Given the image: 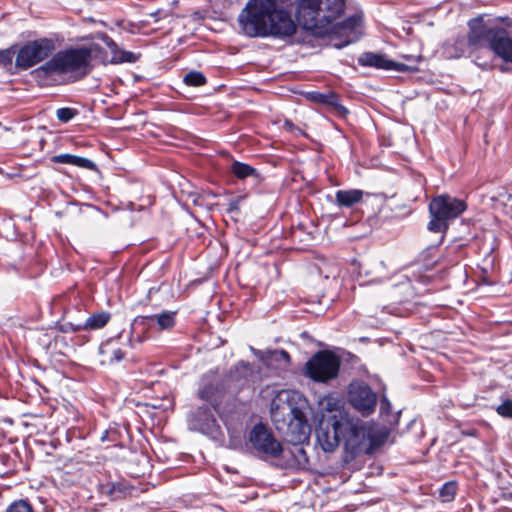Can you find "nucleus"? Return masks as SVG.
I'll use <instances>...</instances> for the list:
<instances>
[{
    "instance_id": "f257e3e1",
    "label": "nucleus",
    "mask_w": 512,
    "mask_h": 512,
    "mask_svg": "<svg viewBox=\"0 0 512 512\" xmlns=\"http://www.w3.org/2000/svg\"><path fill=\"white\" fill-rule=\"evenodd\" d=\"M345 10L344 0H301L296 11V20L305 30L316 34H327L333 46L341 49L359 40L362 18L354 14L341 23L333 25Z\"/></svg>"
},
{
    "instance_id": "f03ea898",
    "label": "nucleus",
    "mask_w": 512,
    "mask_h": 512,
    "mask_svg": "<svg viewBox=\"0 0 512 512\" xmlns=\"http://www.w3.org/2000/svg\"><path fill=\"white\" fill-rule=\"evenodd\" d=\"M288 0H249L238 15L241 32L250 38L291 36L296 26Z\"/></svg>"
},
{
    "instance_id": "7ed1b4c3",
    "label": "nucleus",
    "mask_w": 512,
    "mask_h": 512,
    "mask_svg": "<svg viewBox=\"0 0 512 512\" xmlns=\"http://www.w3.org/2000/svg\"><path fill=\"white\" fill-rule=\"evenodd\" d=\"M197 395L202 403L188 413L189 429L216 439L220 436V425L216 415L227 425L228 397L226 387L222 381H206L203 379Z\"/></svg>"
},
{
    "instance_id": "20e7f679",
    "label": "nucleus",
    "mask_w": 512,
    "mask_h": 512,
    "mask_svg": "<svg viewBox=\"0 0 512 512\" xmlns=\"http://www.w3.org/2000/svg\"><path fill=\"white\" fill-rule=\"evenodd\" d=\"M98 49V44H92L58 51L36 72L46 77L60 75L68 77L71 81L80 80L90 73L93 54Z\"/></svg>"
},
{
    "instance_id": "39448f33",
    "label": "nucleus",
    "mask_w": 512,
    "mask_h": 512,
    "mask_svg": "<svg viewBox=\"0 0 512 512\" xmlns=\"http://www.w3.org/2000/svg\"><path fill=\"white\" fill-rule=\"evenodd\" d=\"M468 25L469 53H473L477 49L489 48L496 56L507 62L512 51V39L506 29L489 27L480 19H472Z\"/></svg>"
},
{
    "instance_id": "423d86ee",
    "label": "nucleus",
    "mask_w": 512,
    "mask_h": 512,
    "mask_svg": "<svg viewBox=\"0 0 512 512\" xmlns=\"http://www.w3.org/2000/svg\"><path fill=\"white\" fill-rule=\"evenodd\" d=\"M340 431L344 451L351 459L371 451L376 433L366 422L341 411Z\"/></svg>"
},
{
    "instance_id": "0eeeda50",
    "label": "nucleus",
    "mask_w": 512,
    "mask_h": 512,
    "mask_svg": "<svg viewBox=\"0 0 512 512\" xmlns=\"http://www.w3.org/2000/svg\"><path fill=\"white\" fill-rule=\"evenodd\" d=\"M285 395V403H278L277 400L272 401L271 417L274 421H279L280 418L285 421L284 417L287 415L289 417L285 435L287 441L293 445L302 444L309 439L311 427L302 409L290 402L288 393H285Z\"/></svg>"
},
{
    "instance_id": "6e6552de",
    "label": "nucleus",
    "mask_w": 512,
    "mask_h": 512,
    "mask_svg": "<svg viewBox=\"0 0 512 512\" xmlns=\"http://www.w3.org/2000/svg\"><path fill=\"white\" fill-rule=\"evenodd\" d=\"M467 209V203L463 199L449 194L438 195L429 203L430 221L428 230L440 233V242L449 228L450 221L458 218Z\"/></svg>"
},
{
    "instance_id": "1a4fd4ad",
    "label": "nucleus",
    "mask_w": 512,
    "mask_h": 512,
    "mask_svg": "<svg viewBox=\"0 0 512 512\" xmlns=\"http://www.w3.org/2000/svg\"><path fill=\"white\" fill-rule=\"evenodd\" d=\"M340 359L330 351H318L305 365L306 375L315 382L326 383L337 377Z\"/></svg>"
},
{
    "instance_id": "9d476101",
    "label": "nucleus",
    "mask_w": 512,
    "mask_h": 512,
    "mask_svg": "<svg viewBox=\"0 0 512 512\" xmlns=\"http://www.w3.org/2000/svg\"><path fill=\"white\" fill-rule=\"evenodd\" d=\"M55 48V42L50 38L28 41L17 51L15 66L20 70H27L47 59Z\"/></svg>"
},
{
    "instance_id": "9b49d317",
    "label": "nucleus",
    "mask_w": 512,
    "mask_h": 512,
    "mask_svg": "<svg viewBox=\"0 0 512 512\" xmlns=\"http://www.w3.org/2000/svg\"><path fill=\"white\" fill-rule=\"evenodd\" d=\"M248 441L253 452L261 458H278L283 452L281 443L262 423L253 426Z\"/></svg>"
},
{
    "instance_id": "f8f14e48",
    "label": "nucleus",
    "mask_w": 512,
    "mask_h": 512,
    "mask_svg": "<svg viewBox=\"0 0 512 512\" xmlns=\"http://www.w3.org/2000/svg\"><path fill=\"white\" fill-rule=\"evenodd\" d=\"M341 411L327 420H321L316 429V439L325 452H334L341 443Z\"/></svg>"
},
{
    "instance_id": "ddd939ff",
    "label": "nucleus",
    "mask_w": 512,
    "mask_h": 512,
    "mask_svg": "<svg viewBox=\"0 0 512 512\" xmlns=\"http://www.w3.org/2000/svg\"><path fill=\"white\" fill-rule=\"evenodd\" d=\"M348 398L350 404L363 416L370 415L377 404V395L364 382L355 381L349 385Z\"/></svg>"
},
{
    "instance_id": "4468645a",
    "label": "nucleus",
    "mask_w": 512,
    "mask_h": 512,
    "mask_svg": "<svg viewBox=\"0 0 512 512\" xmlns=\"http://www.w3.org/2000/svg\"><path fill=\"white\" fill-rule=\"evenodd\" d=\"M358 63L363 67H373L387 71L393 70L397 72H411L417 70L416 67H412L400 62H395L389 59L386 55L373 52H366L360 55L358 58Z\"/></svg>"
},
{
    "instance_id": "2eb2a0df",
    "label": "nucleus",
    "mask_w": 512,
    "mask_h": 512,
    "mask_svg": "<svg viewBox=\"0 0 512 512\" xmlns=\"http://www.w3.org/2000/svg\"><path fill=\"white\" fill-rule=\"evenodd\" d=\"M175 311H162L158 314L137 316L132 322L133 332L138 326L151 328L157 325L159 330H169L175 326L176 323Z\"/></svg>"
},
{
    "instance_id": "dca6fc26",
    "label": "nucleus",
    "mask_w": 512,
    "mask_h": 512,
    "mask_svg": "<svg viewBox=\"0 0 512 512\" xmlns=\"http://www.w3.org/2000/svg\"><path fill=\"white\" fill-rule=\"evenodd\" d=\"M259 372V368L255 365L240 361L231 369L229 377L231 380L239 382L240 386H243L248 383L256 382L259 379Z\"/></svg>"
},
{
    "instance_id": "f3484780",
    "label": "nucleus",
    "mask_w": 512,
    "mask_h": 512,
    "mask_svg": "<svg viewBox=\"0 0 512 512\" xmlns=\"http://www.w3.org/2000/svg\"><path fill=\"white\" fill-rule=\"evenodd\" d=\"M363 191L360 189L338 190L335 193V204L339 208H352L361 202Z\"/></svg>"
},
{
    "instance_id": "a211bd4d",
    "label": "nucleus",
    "mask_w": 512,
    "mask_h": 512,
    "mask_svg": "<svg viewBox=\"0 0 512 512\" xmlns=\"http://www.w3.org/2000/svg\"><path fill=\"white\" fill-rule=\"evenodd\" d=\"M54 163L69 164L89 170L96 169V165L90 159L72 155V154H59L52 157Z\"/></svg>"
},
{
    "instance_id": "6ab92c4d",
    "label": "nucleus",
    "mask_w": 512,
    "mask_h": 512,
    "mask_svg": "<svg viewBox=\"0 0 512 512\" xmlns=\"http://www.w3.org/2000/svg\"><path fill=\"white\" fill-rule=\"evenodd\" d=\"M99 39L110 49L113 53L114 62H134L135 56L132 52L120 51L121 55H118V46L115 41L105 33L99 35Z\"/></svg>"
},
{
    "instance_id": "aec40b11",
    "label": "nucleus",
    "mask_w": 512,
    "mask_h": 512,
    "mask_svg": "<svg viewBox=\"0 0 512 512\" xmlns=\"http://www.w3.org/2000/svg\"><path fill=\"white\" fill-rule=\"evenodd\" d=\"M110 317V313L106 311L94 313L83 322V326L78 328H84L85 331L101 329L109 322Z\"/></svg>"
},
{
    "instance_id": "412c9836",
    "label": "nucleus",
    "mask_w": 512,
    "mask_h": 512,
    "mask_svg": "<svg viewBox=\"0 0 512 512\" xmlns=\"http://www.w3.org/2000/svg\"><path fill=\"white\" fill-rule=\"evenodd\" d=\"M230 172L240 180L248 177L259 178V173L254 167L240 161L232 162Z\"/></svg>"
},
{
    "instance_id": "4be33fe9",
    "label": "nucleus",
    "mask_w": 512,
    "mask_h": 512,
    "mask_svg": "<svg viewBox=\"0 0 512 512\" xmlns=\"http://www.w3.org/2000/svg\"><path fill=\"white\" fill-rule=\"evenodd\" d=\"M391 403L384 395L380 399V415L384 421L389 425L390 429H394L399 422L400 412L391 414Z\"/></svg>"
},
{
    "instance_id": "5701e85b",
    "label": "nucleus",
    "mask_w": 512,
    "mask_h": 512,
    "mask_svg": "<svg viewBox=\"0 0 512 512\" xmlns=\"http://www.w3.org/2000/svg\"><path fill=\"white\" fill-rule=\"evenodd\" d=\"M99 490L102 494H106L112 500L120 499L124 496V487L120 483L108 482L106 484H101L99 486Z\"/></svg>"
},
{
    "instance_id": "b1692460",
    "label": "nucleus",
    "mask_w": 512,
    "mask_h": 512,
    "mask_svg": "<svg viewBox=\"0 0 512 512\" xmlns=\"http://www.w3.org/2000/svg\"><path fill=\"white\" fill-rule=\"evenodd\" d=\"M263 362L266 365H271L272 362H277L279 365H288L290 363V355L285 350L269 351L265 355Z\"/></svg>"
},
{
    "instance_id": "393cba45",
    "label": "nucleus",
    "mask_w": 512,
    "mask_h": 512,
    "mask_svg": "<svg viewBox=\"0 0 512 512\" xmlns=\"http://www.w3.org/2000/svg\"><path fill=\"white\" fill-rule=\"evenodd\" d=\"M100 354L107 356L106 361L109 364H115L122 361L125 357L124 351H122L120 348L113 349L109 351V343L102 345L99 349Z\"/></svg>"
},
{
    "instance_id": "a878e982",
    "label": "nucleus",
    "mask_w": 512,
    "mask_h": 512,
    "mask_svg": "<svg viewBox=\"0 0 512 512\" xmlns=\"http://www.w3.org/2000/svg\"><path fill=\"white\" fill-rule=\"evenodd\" d=\"M183 81L186 85L192 87L203 86L207 82L205 75L202 72L195 70L188 72L184 76Z\"/></svg>"
},
{
    "instance_id": "bb28decb",
    "label": "nucleus",
    "mask_w": 512,
    "mask_h": 512,
    "mask_svg": "<svg viewBox=\"0 0 512 512\" xmlns=\"http://www.w3.org/2000/svg\"><path fill=\"white\" fill-rule=\"evenodd\" d=\"M16 53V45L6 49H0V67L10 69L13 65V58Z\"/></svg>"
},
{
    "instance_id": "cd10ccee",
    "label": "nucleus",
    "mask_w": 512,
    "mask_h": 512,
    "mask_svg": "<svg viewBox=\"0 0 512 512\" xmlns=\"http://www.w3.org/2000/svg\"><path fill=\"white\" fill-rule=\"evenodd\" d=\"M457 492V485L455 482H446L440 488L439 495L444 502H450L454 499Z\"/></svg>"
},
{
    "instance_id": "c85d7f7f",
    "label": "nucleus",
    "mask_w": 512,
    "mask_h": 512,
    "mask_svg": "<svg viewBox=\"0 0 512 512\" xmlns=\"http://www.w3.org/2000/svg\"><path fill=\"white\" fill-rule=\"evenodd\" d=\"M6 512H34L31 504L24 499L12 502L6 509Z\"/></svg>"
},
{
    "instance_id": "c756f323",
    "label": "nucleus",
    "mask_w": 512,
    "mask_h": 512,
    "mask_svg": "<svg viewBox=\"0 0 512 512\" xmlns=\"http://www.w3.org/2000/svg\"><path fill=\"white\" fill-rule=\"evenodd\" d=\"M78 114V111L74 108L70 107H63L59 108L56 111V117L60 122L67 123L70 120H72L76 115Z\"/></svg>"
},
{
    "instance_id": "7c9ffc66",
    "label": "nucleus",
    "mask_w": 512,
    "mask_h": 512,
    "mask_svg": "<svg viewBox=\"0 0 512 512\" xmlns=\"http://www.w3.org/2000/svg\"><path fill=\"white\" fill-rule=\"evenodd\" d=\"M146 327L138 326L135 331L131 328V336L129 338V343L132 348L135 347V344H141L146 340V336L144 335V330Z\"/></svg>"
},
{
    "instance_id": "2f4dec72",
    "label": "nucleus",
    "mask_w": 512,
    "mask_h": 512,
    "mask_svg": "<svg viewBox=\"0 0 512 512\" xmlns=\"http://www.w3.org/2000/svg\"><path fill=\"white\" fill-rule=\"evenodd\" d=\"M496 411L503 417L512 418V400L504 401L497 407Z\"/></svg>"
},
{
    "instance_id": "473e14b6",
    "label": "nucleus",
    "mask_w": 512,
    "mask_h": 512,
    "mask_svg": "<svg viewBox=\"0 0 512 512\" xmlns=\"http://www.w3.org/2000/svg\"><path fill=\"white\" fill-rule=\"evenodd\" d=\"M78 326H83V322L76 324L72 322H66L61 326V330L63 332H78L85 330L84 328H78Z\"/></svg>"
},
{
    "instance_id": "72a5a7b5",
    "label": "nucleus",
    "mask_w": 512,
    "mask_h": 512,
    "mask_svg": "<svg viewBox=\"0 0 512 512\" xmlns=\"http://www.w3.org/2000/svg\"><path fill=\"white\" fill-rule=\"evenodd\" d=\"M242 201V197H237L231 199L228 203L227 212L228 213H237L239 212L240 202Z\"/></svg>"
},
{
    "instance_id": "f704fd0d",
    "label": "nucleus",
    "mask_w": 512,
    "mask_h": 512,
    "mask_svg": "<svg viewBox=\"0 0 512 512\" xmlns=\"http://www.w3.org/2000/svg\"><path fill=\"white\" fill-rule=\"evenodd\" d=\"M283 127L287 131H291V132L294 131V130H298V128H296V126L290 120H285L284 124H283Z\"/></svg>"
},
{
    "instance_id": "c9c22d12",
    "label": "nucleus",
    "mask_w": 512,
    "mask_h": 512,
    "mask_svg": "<svg viewBox=\"0 0 512 512\" xmlns=\"http://www.w3.org/2000/svg\"><path fill=\"white\" fill-rule=\"evenodd\" d=\"M251 351L253 352L254 355L259 357L262 361H263V359H265V356L263 355V353L260 350H257V349H254L253 347H251Z\"/></svg>"
},
{
    "instance_id": "e433bc0d",
    "label": "nucleus",
    "mask_w": 512,
    "mask_h": 512,
    "mask_svg": "<svg viewBox=\"0 0 512 512\" xmlns=\"http://www.w3.org/2000/svg\"><path fill=\"white\" fill-rule=\"evenodd\" d=\"M336 109H337V111H338L340 114H342V115H345V114H347V113H348V110H347L344 106H342V105H338V106L336 107Z\"/></svg>"
},
{
    "instance_id": "4c0bfd02",
    "label": "nucleus",
    "mask_w": 512,
    "mask_h": 512,
    "mask_svg": "<svg viewBox=\"0 0 512 512\" xmlns=\"http://www.w3.org/2000/svg\"><path fill=\"white\" fill-rule=\"evenodd\" d=\"M476 64H477L478 66L483 67V68H488V67H489V64H488V63H484V64H482V63H479V62H477V61H476Z\"/></svg>"
},
{
    "instance_id": "58836bf2",
    "label": "nucleus",
    "mask_w": 512,
    "mask_h": 512,
    "mask_svg": "<svg viewBox=\"0 0 512 512\" xmlns=\"http://www.w3.org/2000/svg\"><path fill=\"white\" fill-rule=\"evenodd\" d=\"M464 43H465V40H464V39H462V40H457V41H456V46L458 47L459 45H462V44H464Z\"/></svg>"
},
{
    "instance_id": "ea45409f",
    "label": "nucleus",
    "mask_w": 512,
    "mask_h": 512,
    "mask_svg": "<svg viewBox=\"0 0 512 512\" xmlns=\"http://www.w3.org/2000/svg\"><path fill=\"white\" fill-rule=\"evenodd\" d=\"M500 70H501L502 72H506V71H507V67H506L505 65H501V66H500Z\"/></svg>"
},
{
    "instance_id": "a19ab883",
    "label": "nucleus",
    "mask_w": 512,
    "mask_h": 512,
    "mask_svg": "<svg viewBox=\"0 0 512 512\" xmlns=\"http://www.w3.org/2000/svg\"><path fill=\"white\" fill-rule=\"evenodd\" d=\"M282 396H283V394H281V395L279 396L278 401H280V402L282 401Z\"/></svg>"
}]
</instances>
